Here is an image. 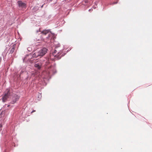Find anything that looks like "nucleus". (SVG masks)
Instances as JSON below:
<instances>
[{"label":"nucleus","instance_id":"nucleus-7","mask_svg":"<svg viewBox=\"0 0 152 152\" xmlns=\"http://www.w3.org/2000/svg\"><path fill=\"white\" fill-rule=\"evenodd\" d=\"M49 30H45L42 31V33L45 35L49 32Z\"/></svg>","mask_w":152,"mask_h":152},{"label":"nucleus","instance_id":"nucleus-6","mask_svg":"<svg viewBox=\"0 0 152 152\" xmlns=\"http://www.w3.org/2000/svg\"><path fill=\"white\" fill-rule=\"evenodd\" d=\"M34 66L38 69H40L41 68V64L37 63L35 64Z\"/></svg>","mask_w":152,"mask_h":152},{"label":"nucleus","instance_id":"nucleus-8","mask_svg":"<svg viewBox=\"0 0 152 152\" xmlns=\"http://www.w3.org/2000/svg\"><path fill=\"white\" fill-rule=\"evenodd\" d=\"M15 48L14 47H12L10 50V53L12 54L14 51Z\"/></svg>","mask_w":152,"mask_h":152},{"label":"nucleus","instance_id":"nucleus-1","mask_svg":"<svg viewBox=\"0 0 152 152\" xmlns=\"http://www.w3.org/2000/svg\"><path fill=\"white\" fill-rule=\"evenodd\" d=\"M62 49H61L59 47L56 48L54 51L53 52L52 55L55 58L58 59H60L62 56L61 55L62 53Z\"/></svg>","mask_w":152,"mask_h":152},{"label":"nucleus","instance_id":"nucleus-11","mask_svg":"<svg viewBox=\"0 0 152 152\" xmlns=\"http://www.w3.org/2000/svg\"><path fill=\"white\" fill-rule=\"evenodd\" d=\"M43 5L42 6H41V7L42 8L43 7Z\"/></svg>","mask_w":152,"mask_h":152},{"label":"nucleus","instance_id":"nucleus-9","mask_svg":"<svg viewBox=\"0 0 152 152\" xmlns=\"http://www.w3.org/2000/svg\"><path fill=\"white\" fill-rule=\"evenodd\" d=\"M35 110H33V111H32L31 112V113H33L34 112H35Z\"/></svg>","mask_w":152,"mask_h":152},{"label":"nucleus","instance_id":"nucleus-10","mask_svg":"<svg viewBox=\"0 0 152 152\" xmlns=\"http://www.w3.org/2000/svg\"><path fill=\"white\" fill-rule=\"evenodd\" d=\"M117 3V2H115V3H113V4H116Z\"/></svg>","mask_w":152,"mask_h":152},{"label":"nucleus","instance_id":"nucleus-2","mask_svg":"<svg viewBox=\"0 0 152 152\" xmlns=\"http://www.w3.org/2000/svg\"><path fill=\"white\" fill-rule=\"evenodd\" d=\"M48 49L45 48H43L40 50L38 52L35 53L33 55L34 56L38 57L39 56H43L47 52Z\"/></svg>","mask_w":152,"mask_h":152},{"label":"nucleus","instance_id":"nucleus-4","mask_svg":"<svg viewBox=\"0 0 152 152\" xmlns=\"http://www.w3.org/2000/svg\"><path fill=\"white\" fill-rule=\"evenodd\" d=\"M10 98L11 99L10 103L12 104H14L19 100V96L16 94H12Z\"/></svg>","mask_w":152,"mask_h":152},{"label":"nucleus","instance_id":"nucleus-12","mask_svg":"<svg viewBox=\"0 0 152 152\" xmlns=\"http://www.w3.org/2000/svg\"><path fill=\"white\" fill-rule=\"evenodd\" d=\"M9 106H10V105H8L7 107H9Z\"/></svg>","mask_w":152,"mask_h":152},{"label":"nucleus","instance_id":"nucleus-5","mask_svg":"<svg viewBox=\"0 0 152 152\" xmlns=\"http://www.w3.org/2000/svg\"><path fill=\"white\" fill-rule=\"evenodd\" d=\"M18 6L20 7L22 9H25L26 8V4L23 2L21 1H19L18 2Z\"/></svg>","mask_w":152,"mask_h":152},{"label":"nucleus","instance_id":"nucleus-3","mask_svg":"<svg viewBox=\"0 0 152 152\" xmlns=\"http://www.w3.org/2000/svg\"><path fill=\"white\" fill-rule=\"evenodd\" d=\"M11 94L8 89H7L4 93V95L2 97V101L3 102H6L9 98H10Z\"/></svg>","mask_w":152,"mask_h":152}]
</instances>
